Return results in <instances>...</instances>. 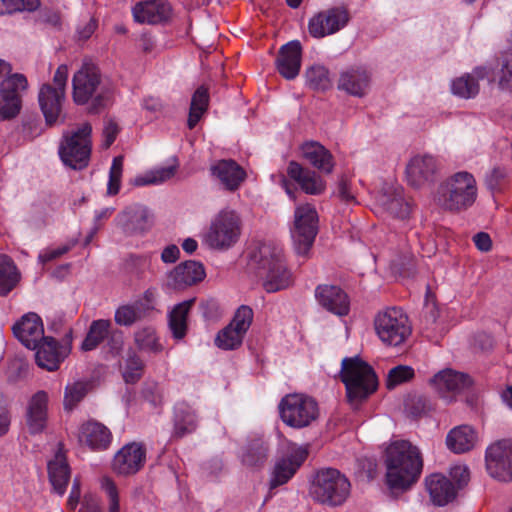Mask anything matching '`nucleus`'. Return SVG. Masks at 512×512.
<instances>
[{"instance_id": "46", "label": "nucleus", "mask_w": 512, "mask_h": 512, "mask_svg": "<svg viewBox=\"0 0 512 512\" xmlns=\"http://www.w3.org/2000/svg\"><path fill=\"white\" fill-rule=\"evenodd\" d=\"M177 168H178L177 164H172L167 167L157 168L155 170H152V171L146 173L143 176H137L133 180V184L135 186L161 184V183L171 179L175 175Z\"/></svg>"}, {"instance_id": "21", "label": "nucleus", "mask_w": 512, "mask_h": 512, "mask_svg": "<svg viewBox=\"0 0 512 512\" xmlns=\"http://www.w3.org/2000/svg\"><path fill=\"white\" fill-rule=\"evenodd\" d=\"M437 169V161L433 156L416 155L406 166L407 181L414 188H421L433 182Z\"/></svg>"}, {"instance_id": "64", "label": "nucleus", "mask_w": 512, "mask_h": 512, "mask_svg": "<svg viewBox=\"0 0 512 512\" xmlns=\"http://www.w3.org/2000/svg\"><path fill=\"white\" fill-rule=\"evenodd\" d=\"M143 109L151 114L158 115L164 110V104L158 97L149 96L143 99Z\"/></svg>"}, {"instance_id": "7", "label": "nucleus", "mask_w": 512, "mask_h": 512, "mask_svg": "<svg viewBox=\"0 0 512 512\" xmlns=\"http://www.w3.org/2000/svg\"><path fill=\"white\" fill-rule=\"evenodd\" d=\"M91 132L89 123H83L74 131L63 135L59 145V156L65 166L74 170L86 168L91 155Z\"/></svg>"}, {"instance_id": "9", "label": "nucleus", "mask_w": 512, "mask_h": 512, "mask_svg": "<svg viewBox=\"0 0 512 512\" xmlns=\"http://www.w3.org/2000/svg\"><path fill=\"white\" fill-rule=\"evenodd\" d=\"M241 233V221L233 210H222L212 220L205 234V243L216 250H227L235 245Z\"/></svg>"}, {"instance_id": "52", "label": "nucleus", "mask_w": 512, "mask_h": 512, "mask_svg": "<svg viewBox=\"0 0 512 512\" xmlns=\"http://www.w3.org/2000/svg\"><path fill=\"white\" fill-rule=\"evenodd\" d=\"M114 319L120 326H132L141 319V311L134 305H123L115 311Z\"/></svg>"}, {"instance_id": "19", "label": "nucleus", "mask_w": 512, "mask_h": 512, "mask_svg": "<svg viewBox=\"0 0 512 512\" xmlns=\"http://www.w3.org/2000/svg\"><path fill=\"white\" fill-rule=\"evenodd\" d=\"M132 14L138 23L165 24L172 17V7L167 0H147L137 3L132 9Z\"/></svg>"}, {"instance_id": "1", "label": "nucleus", "mask_w": 512, "mask_h": 512, "mask_svg": "<svg viewBox=\"0 0 512 512\" xmlns=\"http://www.w3.org/2000/svg\"><path fill=\"white\" fill-rule=\"evenodd\" d=\"M386 484L393 493L409 490L423 470L419 448L407 440H396L386 448Z\"/></svg>"}, {"instance_id": "63", "label": "nucleus", "mask_w": 512, "mask_h": 512, "mask_svg": "<svg viewBox=\"0 0 512 512\" xmlns=\"http://www.w3.org/2000/svg\"><path fill=\"white\" fill-rule=\"evenodd\" d=\"M119 133V127L117 123L113 119H108L105 121V125L103 128V137H104V147H110L115 141L117 135Z\"/></svg>"}, {"instance_id": "62", "label": "nucleus", "mask_w": 512, "mask_h": 512, "mask_svg": "<svg viewBox=\"0 0 512 512\" xmlns=\"http://www.w3.org/2000/svg\"><path fill=\"white\" fill-rule=\"evenodd\" d=\"M450 476L457 484V488L461 489L466 486L470 480V472L466 465L458 464L450 469Z\"/></svg>"}, {"instance_id": "29", "label": "nucleus", "mask_w": 512, "mask_h": 512, "mask_svg": "<svg viewBox=\"0 0 512 512\" xmlns=\"http://www.w3.org/2000/svg\"><path fill=\"white\" fill-rule=\"evenodd\" d=\"M348 21V11L334 7L314 15L309 20V32H338L345 28Z\"/></svg>"}, {"instance_id": "4", "label": "nucleus", "mask_w": 512, "mask_h": 512, "mask_svg": "<svg viewBox=\"0 0 512 512\" xmlns=\"http://www.w3.org/2000/svg\"><path fill=\"white\" fill-rule=\"evenodd\" d=\"M341 380L346 387L348 402L354 406L367 399L378 385L373 368L358 357L343 359Z\"/></svg>"}, {"instance_id": "39", "label": "nucleus", "mask_w": 512, "mask_h": 512, "mask_svg": "<svg viewBox=\"0 0 512 512\" xmlns=\"http://www.w3.org/2000/svg\"><path fill=\"white\" fill-rule=\"evenodd\" d=\"M111 326L112 322L109 319L93 320L81 344V350L85 352L95 350L109 336Z\"/></svg>"}, {"instance_id": "30", "label": "nucleus", "mask_w": 512, "mask_h": 512, "mask_svg": "<svg viewBox=\"0 0 512 512\" xmlns=\"http://www.w3.org/2000/svg\"><path fill=\"white\" fill-rule=\"evenodd\" d=\"M111 432L102 423L94 420L82 424L79 431V441L92 450H105L111 443Z\"/></svg>"}, {"instance_id": "43", "label": "nucleus", "mask_w": 512, "mask_h": 512, "mask_svg": "<svg viewBox=\"0 0 512 512\" xmlns=\"http://www.w3.org/2000/svg\"><path fill=\"white\" fill-rule=\"evenodd\" d=\"M268 458V446L261 438H255L248 442L244 447L241 461L249 467L263 465Z\"/></svg>"}, {"instance_id": "18", "label": "nucleus", "mask_w": 512, "mask_h": 512, "mask_svg": "<svg viewBox=\"0 0 512 512\" xmlns=\"http://www.w3.org/2000/svg\"><path fill=\"white\" fill-rule=\"evenodd\" d=\"M146 460V450L140 443H129L123 446L114 456L112 467L119 475L137 473Z\"/></svg>"}, {"instance_id": "15", "label": "nucleus", "mask_w": 512, "mask_h": 512, "mask_svg": "<svg viewBox=\"0 0 512 512\" xmlns=\"http://www.w3.org/2000/svg\"><path fill=\"white\" fill-rule=\"evenodd\" d=\"M429 383L440 397L452 401L453 395L472 387L473 379L467 373L446 368L436 373Z\"/></svg>"}, {"instance_id": "2", "label": "nucleus", "mask_w": 512, "mask_h": 512, "mask_svg": "<svg viewBox=\"0 0 512 512\" xmlns=\"http://www.w3.org/2000/svg\"><path fill=\"white\" fill-rule=\"evenodd\" d=\"M251 260L266 292L275 293L291 286L292 273L286 266L279 246L264 243L252 254Z\"/></svg>"}, {"instance_id": "53", "label": "nucleus", "mask_w": 512, "mask_h": 512, "mask_svg": "<svg viewBox=\"0 0 512 512\" xmlns=\"http://www.w3.org/2000/svg\"><path fill=\"white\" fill-rule=\"evenodd\" d=\"M414 377V370L410 366L398 365L392 368L386 379L388 389H393L397 385L411 380Z\"/></svg>"}, {"instance_id": "44", "label": "nucleus", "mask_w": 512, "mask_h": 512, "mask_svg": "<svg viewBox=\"0 0 512 512\" xmlns=\"http://www.w3.org/2000/svg\"><path fill=\"white\" fill-rule=\"evenodd\" d=\"M134 343L138 350L150 353H158L162 350V345L152 326H143L134 332Z\"/></svg>"}, {"instance_id": "12", "label": "nucleus", "mask_w": 512, "mask_h": 512, "mask_svg": "<svg viewBox=\"0 0 512 512\" xmlns=\"http://www.w3.org/2000/svg\"><path fill=\"white\" fill-rule=\"evenodd\" d=\"M294 218L291 230L294 249L298 255L306 256L318 233V214L314 206L305 204L295 209Z\"/></svg>"}, {"instance_id": "51", "label": "nucleus", "mask_w": 512, "mask_h": 512, "mask_svg": "<svg viewBox=\"0 0 512 512\" xmlns=\"http://www.w3.org/2000/svg\"><path fill=\"white\" fill-rule=\"evenodd\" d=\"M28 87V82L23 74L15 73L2 80L0 84L1 95L21 96Z\"/></svg>"}, {"instance_id": "32", "label": "nucleus", "mask_w": 512, "mask_h": 512, "mask_svg": "<svg viewBox=\"0 0 512 512\" xmlns=\"http://www.w3.org/2000/svg\"><path fill=\"white\" fill-rule=\"evenodd\" d=\"M490 67V82H495L499 90L512 93V47L499 52L494 67Z\"/></svg>"}, {"instance_id": "34", "label": "nucleus", "mask_w": 512, "mask_h": 512, "mask_svg": "<svg viewBox=\"0 0 512 512\" xmlns=\"http://www.w3.org/2000/svg\"><path fill=\"white\" fill-rule=\"evenodd\" d=\"M304 159H306L318 171L332 173L335 162L331 152L316 141L306 142L301 146Z\"/></svg>"}, {"instance_id": "13", "label": "nucleus", "mask_w": 512, "mask_h": 512, "mask_svg": "<svg viewBox=\"0 0 512 512\" xmlns=\"http://www.w3.org/2000/svg\"><path fill=\"white\" fill-rule=\"evenodd\" d=\"M154 220V214L147 206L133 203L116 216L115 223L126 236H143L152 229Z\"/></svg>"}, {"instance_id": "33", "label": "nucleus", "mask_w": 512, "mask_h": 512, "mask_svg": "<svg viewBox=\"0 0 512 512\" xmlns=\"http://www.w3.org/2000/svg\"><path fill=\"white\" fill-rule=\"evenodd\" d=\"M211 172L229 191L237 190L246 177L245 171L234 160L218 161L211 167Z\"/></svg>"}, {"instance_id": "40", "label": "nucleus", "mask_w": 512, "mask_h": 512, "mask_svg": "<svg viewBox=\"0 0 512 512\" xmlns=\"http://www.w3.org/2000/svg\"><path fill=\"white\" fill-rule=\"evenodd\" d=\"M21 274L14 261L0 254V296H7L19 283Z\"/></svg>"}, {"instance_id": "27", "label": "nucleus", "mask_w": 512, "mask_h": 512, "mask_svg": "<svg viewBox=\"0 0 512 512\" xmlns=\"http://www.w3.org/2000/svg\"><path fill=\"white\" fill-rule=\"evenodd\" d=\"M34 350L37 365L48 371L57 370L69 353L66 347L59 346V343L49 336L38 342Z\"/></svg>"}, {"instance_id": "47", "label": "nucleus", "mask_w": 512, "mask_h": 512, "mask_svg": "<svg viewBox=\"0 0 512 512\" xmlns=\"http://www.w3.org/2000/svg\"><path fill=\"white\" fill-rule=\"evenodd\" d=\"M305 77L307 85L313 90L325 91L332 85L329 71L322 65L309 67L305 72Z\"/></svg>"}, {"instance_id": "60", "label": "nucleus", "mask_w": 512, "mask_h": 512, "mask_svg": "<svg viewBox=\"0 0 512 512\" xmlns=\"http://www.w3.org/2000/svg\"><path fill=\"white\" fill-rule=\"evenodd\" d=\"M36 22L44 24L48 28L61 29L60 14L51 8L44 7L39 10Z\"/></svg>"}, {"instance_id": "49", "label": "nucleus", "mask_w": 512, "mask_h": 512, "mask_svg": "<svg viewBox=\"0 0 512 512\" xmlns=\"http://www.w3.org/2000/svg\"><path fill=\"white\" fill-rule=\"evenodd\" d=\"M144 370V363L141 358L132 349L128 350L127 359L125 363V370L123 372V378L126 383L137 382Z\"/></svg>"}, {"instance_id": "48", "label": "nucleus", "mask_w": 512, "mask_h": 512, "mask_svg": "<svg viewBox=\"0 0 512 512\" xmlns=\"http://www.w3.org/2000/svg\"><path fill=\"white\" fill-rule=\"evenodd\" d=\"M244 336L245 334L227 325L218 332L215 344L224 350H234L242 344Z\"/></svg>"}, {"instance_id": "6", "label": "nucleus", "mask_w": 512, "mask_h": 512, "mask_svg": "<svg viewBox=\"0 0 512 512\" xmlns=\"http://www.w3.org/2000/svg\"><path fill=\"white\" fill-rule=\"evenodd\" d=\"M72 96L77 105L87 104L92 101V111H98L105 105L104 88L99 68L85 62L74 74L72 79Z\"/></svg>"}, {"instance_id": "57", "label": "nucleus", "mask_w": 512, "mask_h": 512, "mask_svg": "<svg viewBox=\"0 0 512 512\" xmlns=\"http://www.w3.org/2000/svg\"><path fill=\"white\" fill-rule=\"evenodd\" d=\"M3 104L0 107V115L4 119H11L17 116L21 110V96L1 95Z\"/></svg>"}, {"instance_id": "54", "label": "nucleus", "mask_w": 512, "mask_h": 512, "mask_svg": "<svg viewBox=\"0 0 512 512\" xmlns=\"http://www.w3.org/2000/svg\"><path fill=\"white\" fill-rule=\"evenodd\" d=\"M507 182V170L504 167L496 166L485 176V184L491 192H500Z\"/></svg>"}, {"instance_id": "61", "label": "nucleus", "mask_w": 512, "mask_h": 512, "mask_svg": "<svg viewBox=\"0 0 512 512\" xmlns=\"http://www.w3.org/2000/svg\"><path fill=\"white\" fill-rule=\"evenodd\" d=\"M101 487L109 500V512H120L119 495L115 483L108 477L101 480Z\"/></svg>"}, {"instance_id": "41", "label": "nucleus", "mask_w": 512, "mask_h": 512, "mask_svg": "<svg viewBox=\"0 0 512 512\" xmlns=\"http://www.w3.org/2000/svg\"><path fill=\"white\" fill-rule=\"evenodd\" d=\"M197 427V416L195 412L186 405H179L175 408L173 436L182 438L192 433Z\"/></svg>"}, {"instance_id": "3", "label": "nucleus", "mask_w": 512, "mask_h": 512, "mask_svg": "<svg viewBox=\"0 0 512 512\" xmlns=\"http://www.w3.org/2000/svg\"><path fill=\"white\" fill-rule=\"evenodd\" d=\"M477 198L474 176L466 171L457 172L442 181L435 193V202L443 209L459 212L471 207Z\"/></svg>"}, {"instance_id": "20", "label": "nucleus", "mask_w": 512, "mask_h": 512, "mask_svg": "<svg viewBox=\"0 0 512 512\" xmlns=\"http://www.w3.org/2000/svg\"><path fill=\"white\" fill-rule=\"evenodd\" d=\"M371 74L361 66L349 67L341 71L337 81V89L346 94L362 98L370 88Z\"/></svg>"}, {"instance_id": "42", "label": "nucleus", "mask_w": 512, "mask_h": 512, "mask_svg": "<svg viewBox=\"0 0 512 512\" xmlns=\"http://www.w3.org/2000/svg\"><path fill=\"white\" fill-rule=\"evenodd\" d=\"M209 91L204 85L198 87L192 95L187 125L193 129L200 121L209 106Z\"/></svg>"}, {"instance_id": "10", "label": "nucleus", "mask_w": 512, "mask_h": 512, "mask_svg": "<svg viewBox=\"0 0 512 512\" xmlns=\"http://www.w3.org/2000/svg\"><path fill=\"white\" fill-rule=\"evenodd\" d=\"M279 411L285 424L298 429L309 426L319 415L317 402L297 393L286 395L279 404Z\"/></svg>"}, {"instance_id": "14", "label": "nucleus", "mask_w": 512, "mask_h": 512, "mask_svg": "<svg viewBox=\"0 0 512 512\" xmlns=\"http://www.w3.org/2000/svg\"><path fill=\"white\" fill-rule=\"evenodd\" d=\"M485 463L488 474L502 482L512 481V440H499L486 449Z\"/></svg>"}, {"instance_id": "31", "label": "nucleus", "mask_w": 512, "mask_h": 512, "mask_svg": "<svg viewBox=\"0 0 512 512\" xmlns=\"http://www.w3.org/2000/svg\"><path fill=\"white\" fill-rule=\"evenodd\" d=\"M425 485L431 501L437 506H444L456 497L453 483L442 474L434 473L426 477Z\"/></svg>"}, {"instance_id": "45", "label": "nucleus", "mask_w": 512, "mask_h": 512, "mask_svg": "<svg viewBox=\"0 0 512 512\" xmlns=\"http://www.w3.org/2000/svg\"><path fill=\"white\" fill-rule=\"evenodd\" d=\"M90 388L91 385L88 381H75L67 384L64 392V409H74L85 398Z\"/></svg>"}, {"instance_id": "55", "label": "nucleus", "mask_w": 512, "mask_h": 512, "mask_svg": "<svg viewBox=\"0 0 512 512\" xmlns=\"http://www.w3.org/2000/svg\"><path fill=\"white\" fill-rule=\"evenodd\" d=\"M253 320V310L246 305L240 306L228 326L246 334Z\"/></svg>"}, {"instance_id": "26", "label": "nucleus", "mask_w": 512, "mask_h": 512, "mask_svg": "<svg viewBox=\"0 0 512 512\" xmlns=\"http://www.w3.org/2000/svg\"><path fill=\"white\" fill-rule=\"evenodd\" d=\"M491 67L486 65L476 66L472 73H466L451 83V91L455 96L463 99L474 98L480 91L479 80L490 81Z\"/></svg>"}, {"instance_id": "56", "label": "nucleus", "mask_w": 512, "mask_h": 512, "mask_svg": "<svg viewBox=\"0 0 512 512\" xmlns=\"http://www.w3.org/2000/svg\"><path fill=\"white\" fill-rule=\"evenodd\" d=\"M123 156L114 157L109 172L107 192L116 195L120 190L121 176L123 172Z\"/></svg>"}, {"instance_id": "37", "label": "nucleus", "mask_w": 512, "mask_h": 512, "mask_svg": "<svg viewBox=\"0 0 512 512\" xmlns=\"http://www.w3.org/2000/svg\"><path fill=\"white\" fill-rule=\"evenodd\" d=\"M195 298L185 300L174 306L168 316L169 329L175 339H183L188 330V315Z\"/></svg>"}, {"instance_id": "8", "label": "nucleus", "mask_w": 512, "mask_h": 512, "mask_svg": "<svg viewBox=\"0 0 512 512\" xmlns=\"http://www.w3.org/2000/svg\"><path fill=\"white\" fill-rule=\"evenodd\" d=\"M374 327L379 339L390 346L403 344L412 332L407 315L397 307L379 312L374 319Z\"/></svg>"}, {"instance_id": "58", "label": "nucleus", "mask_w": 512, "mask_h": 512, "mask_svg": "<svg viewBox=\"0 0 512 512\" xmlns=\"http://www.w3.org/2000/svg\"><path fill=\"white\" fill-rule=\"evenodd\" d=\"M407 411L414 417L426 414L432 409V404L425 396L415 395L406 401Z\"/></svg>"}, {"instance_id": "35", "label": "nucleus", "mask_w": 512, "mask_h": 512, "mask_svg": "<svg viewBox=\"0 0 512 512\" xmlns=\"http://www.w3.org/2000/svg\"><path fill=\"white\" fill-rule=\"evenodd\" d=\"M477 442V434L469 425H461L453 428L447 434L446 444L448 449L456 454L470 451Z\"/></svg>"}, {"instance_id": "16", "label": "nucleus", "mask_w": 512, "mask_h": 512, "mask_svg": "<svg viewBox=\"0 0 512 512\" xmlns=\"http://www.w3.org/2000/svg\"><path fill=\"white\" fill-rule=\"evenodd\" d=\"M205 276V269L200 262L185 261L167 274L165 287L169 290H184L201 282Z\"/></svg>"}, {"instance_id": "24", "label": "nucleus", "mask_w": 512, "mask_h": 512, "mask_svg": "<svg viewBox=\"0 0 512 512\" xmlns=\"http://www.w3.org/2000/svg\"><path fill=\"white\" fill-rule=\"evenodd\" d=\"M307 455L306 448L297 447L287 457L278 460L273 469L270 488L274 489L287 483L306 460Z\"/></svg>"}, {"instance_id": "22", "label": "nucleus", "mask_w": 512, "mask_h": 512, "mask_svg": "<svg viewBox=\"0 0 512 512\" xmlns=\"http://www.w3.org/2000/svg\"><path fill=\"white\" fill-rule=\"evenodd\" d=\"M12 330L14 336L29 349H35L38 342L46 337L41 318L33 312L23 315Z\"/></svg>"}, {"instance_id": "59", "label": "nucleus", "mask_w": 512, "mask_h": 512, "mask_svg": "<svg viewBox=\"0 0 512 512\" xmlns=\"http://www.w3.org/2000/svg\"><path fill=\"white\" fill-rule=\"evenodd\" d=\"M106 345L107 354L112 357L119 356L124 347V334L119 329H113L112 327L109 330V336L106 337Z\"/></svg>"}, {"instance_id": "36", "label": "nucleus", "mask_w": 512, "mask_h": 512, "mask_svg": "<svg viewBox=\"0 0 512 512\" xmlns=\"http://www.w3.org/2000/svg\"><path fill=\"white\" fill-rule=\"evenodd\" d=\"M379 204L391 216L405 219L410 215V205L402 195V189L388 187L379 197Z\"/></svg>"}, {"instance_id": "28", "label": "nucleus", "mask_w": 512, "mask_h": 512, "mask_svg": "<svg viewBox=\"0 0 512 512\" xmlns=\"http://www.w3.org/2000/svg\"><path fill=\"white\" fill-rule=\"evenodd\" d=\"M287 174L306 194L320 195L326 189V182L319 174L309 168L303 167L296 161L289 162Z\"/></svg>"}, {"instance_id": "23", "label": "nucleus", "mask_w": 512, "mask_h": 512, "mask_svg": "<svg viewBox=\"0 0 512 512\" xmlns=\"http://www.w3.org/2000/svg\"><path fill=\"white\" fill-rule=\"evenodd\" d=\"M301 62V43L293 40L281 46L276 59V68L282 77L293 80L299 75Z\"/></svg>"}, {"instance_id": "38", "label": "nucleus", "mask_w": 512, "mask_h": 512, "mask_svg": "<svg viewBox=\"0 0 512 512\" xmlns=\"http://www.w3.org/2000/svg\"><path fill=\"white\" fill-rule=\"evenodd\" d=\"M48 474L53 490L60 496L64 495L70 480V469L63 455L58 453L54 460L49 461Z\"/></svg>"}, {"instance_id": "17", "label": "nucleus", "mask_w": 512, "mask_h": 512, "mask_svg": "<svg viewBox=\"0 0 512 512\" xmlns=\"http://www.w3.org/2000/svg\"><path fill=\"white\" fill-rule=\"evenodd\" d=\"M315 299L323 309L336 316H347L350 312L349 296L337 285H318L315 289Z\"/></svg>"}, {"instance_id": "11", "label": "nucleus", "mask_w": 512, "mask_h": 512, "mask_svg": "<svg viewBox=\"0 0 512 512\" xmlns=\"http://www.w3.org/2000/svg\"><path fill=\"white\" fill-rule=\"evenodd\" d=\"M67 80L68 67L62 64L55 71L53 84H43L39 90V105L48 124L55 123L61 113Z\"/></svg>"}, {"instance_id": "25", "label": "nucleus", "mask_w": 512, "mask_h": 512, "mask_svg": "<svg viewBox=\"0 0 512 512\" xmlns=\"http://www.w3.org/2000/svg\"><path fill=\"white\" fill-rule=\"evenodd\" d=\"M48 394L40 390L28 401L25 420L30 434H39L44 431L48 419Z\"/></svg>"}, {"instance_id": "5", "label": "nucleus", "mask_w": 512, "mask_h": 512, "mask_svg": "<svg viewBox=\"0 0 512 512\" xmlns=\"http://www.w3.org/2000/svg\"><path fill=\"white\" fill-rule=\"evenodd\" d=\"M351 493V483L345 474L334 468L319 470L310 487L312 499L329 507L343 505Z\"/></svg>"}, {"instance_id": "50", "label": "nucleus", "mask_w": 512, "mask_h": 512, "mask_svg": "<svg viewBox=\"0 0 512 512\" xmlns=\"http://www.w3.org/2000/svg\"><path fill=\"white\" fill-rule=\"evenodd\" d=\"M40 5V0H0V15H11L22 11L33 12Z\"/></svg>"}]
</instances>
